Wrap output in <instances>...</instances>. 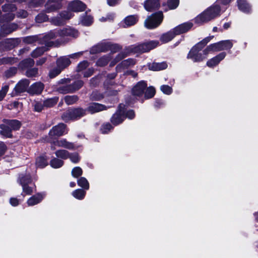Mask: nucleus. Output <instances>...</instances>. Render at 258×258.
I'll return each instance as SVG.
<instances>
[{
  "label": "nucleus",
  "instance_id": "nucleus-1",
  "mask_svg": "<svg viewBox=\"0 0 258 258\" xmlns=\"http://www.w3.org/2000/svg\"><path fill=\"white\" fill-rule=\"evenodd\" d=\"M158 45L159 42L158 41L153 40L131 45L126 48L124 52L119 53L114 60L111 62L110 65L114 66L117 62L126 56L130 53H142L147 52L155 48Z\"/></svg>",
  "mask_w": 258,
  "mask_h": 258
},
{
  "label": "nucleus",
  "instance_id": "nucleus-2",
  "mask_svg": "<svg viewBox=\"0 0 258 258\" xmlns=\"http://www.w3.org/2000/svg\"><path fill=\"white\" fill-rule=\"evenodd\" d=\"M231 0H218L217 3H221L223 5L229 4ZM221 9L217 4H214L207 9L203 13L197 16L195 19L196 23L202 25L214 19L220 15Z\"/></svg>",
  "mask_w": 258,
  "mask_h": 258
},
{
  "label": "nucleus",
  "instance_id": "nucleus-3",
  "mask_svg": "<svg viewBox=\"0 0 258 258\" xmlns=\"http://www.w3.org/2000/svg\"><path fill=\"white\" fill-rule=\"evenodd\" d=\"M212 37H206L194 46L189 52L187 58L191 59L194 62L201 61L206 58L210 52L205 53V49L202 52H201V51Z\"/></svg>",
  "mask_w": 258,
  "mask_h": 258
},
{
  "label": "nucleus",
  "instance_id": "nucleus-4",
  "mask_svg": "<svg viewBox=\"0 0 258 258\" xmlns=\"http://www.w3.org/2000/svg\"><path fill=\"white\" fill-rule=\"evenodd\" d=\"M71 79L64 78L58 82L59 86L57 88V91L61 94H67L75 92L80 89L84 83L81 80H78L73 84H70Z\"/></svg>",
  "mask_w": 258,
  "mask_h": 258
},
{
  "label": "nucleus",
  "instance_id": "nucleus-5",
  "mask_svg": "<svg viewBox=\"0 0 258 258\" xmlns=\"http://www.w3.org/2000/svg\"><path fill=\"white\" fill-rule=\"evenodd\" d=\"M78 36V32L77 30L71 27L65 28L62 29L51 31L44 36L45 41H49L57 38L58 37H64L70 36L76 37Z\"/></svg>",
  "mask_w": 258,
  "mask_h": 258
},
{
  "label": "nucleus",
  "instance_id": "nucleus-6",
  "mask_svg": "<svg viewBox=\"0 0 258 258\" xmlns=\"http://www.w3.org/2000/svg\"><path fill=\"white\" fill-rule=\"evenodd\" d=\"M120 49V47L116 44H112L111 42H102L98 44L93 47L91 49V53H95L100 52H106L110 50L114 53Z\"/></svg>",
  "mask_w": 258,
  "mask_h": 258
},
{
  "label": "nucleus",
  "instance_id": "nucleus-7",
  "mask_svg": "<svg viewBox=\"0 0 258 258\" xmlns=\"http://www.w3.org/2000/svg\"><path fill=\"white\" fill-rule=\"evenodd\" d=\"M233 46L232 40H226L219 41L217 43L211 44L205 48V53L211 51H220L224 50H228Z\"/></svg>",
  "mask_w": 258,
  "mask_h": 258
},
{
  "label": "nucleus",
  "instance_id": "nucleus-8",
  "mask_svg": "<svg viewBox=\"0 0 258 258\" xmlns=\"http://www.w3.org/2000/svg\"><path fill=\"white\" fill-rule=\"evenodd\" d=\"M163 15L162 12L152 14L145 21V26L149 29L157 27L162 22Z\"/></svg>",
  "mask_w": 258,
  "mask_h": 258
},
{
  "label": "nucleus",
  "instance_id": "nucleus-9",
  "mask_svg": "<svg viewBox=\"0 0 258 258\" xmlns=\"http://www.w3.org/2000/svg\"><path fill=\"white\" fill-rule=\"evenodd\" d=\"M124 104H119L117 111L111 117L110 121L114 125H118L124 120L125 118V116L124 115L125 111L124 110Z\"/></svg>",
  "mask_w": 258,
  "mask_h": 258
},
{
  "label": "nucleus",
  "instance_id": "nucleus-10",
  "mask_svg": "<svg viewBox=\"0 0 258 258\" xmlns=\"http://www.w3.org/2000/svg\"><path fill=\"white\" fill-rule=\"evenodd\" d=\"M73 12L71 11H64L61 12L59 16L52 18L50 22L55 25H60L63 24V21L70 19L74 16Z\"/></svg>",
  "mask_w": 258,
  "mask_h": 258
},
{
  "label": "nucleus",
  "instance_id": "nucleus-11",
  "mask_svg": "<svg viewBox=\"0 0 258 258\" xmlns=\"http://www.w3.org/2000/svg\"><path fill=\"white\" fill-rule=\"evenodd\" d=\"M68 133L66 126L63 123H59L53 127L49 132V136L51 138L59 137Z\"/></svg>",
  "mask_w": 258,
  "mask_h": 258
},
{
  "label": "nucleus",
  "instance_id": "nucleus-12",
  "mask_svg": "<svg viewBox=\"0 0 258 258\" xmlns=\"http://www.w3.org/2000/svg\"><path fill=\"white\" fill-rule=\"evenodd\" d=\"M86 5L80 0H74L68 4V9L73 12H83L86 10Z\"/></svg>",
  "mask_w": 258,
  "mask_h": 258
},
{
  "label": "nucleus",
  "instance_id": "nucleus-13",
  "mask_svg": "<svg viewBox=\"0 0 258 258\" xmlns=\"http://www.w3.org/2000/svg\"><path fill=\"white\" fill-rule=\"evenodd\" d=\"M62 0H48L45 5V12L49 13L59 10L62 7Z\"/></svg>",
  "mask_w": 258,
  "mask_h": 258
},
{
  "label": "nucleus",
  "instance_id": "nucleus-14",
  "mask_svg": "<svg viewBox=\"0 0 258 258\" xmlns=\"http://www.w3.org/2000/svg\"><path fill=\"white\" fill-rule=\"evenodd\" d=\"M192 23L188 22L179 25L178 26H176L173 29L175 34L177 35L187 32L192 28Z\"/></svg>",
  "mask_w": 258,
  "mask_h": 258
},
{
  "label": "nucleus",
  "instance_id": "nucleus-15",
  "mask_svg": "<svg viewBox=\"0 0 258 258\" xmlns=\"http://www.w3.org/2000/svg\"><path fill=\"white\" fill-rule=\"evenodd\" d=\"M147 84L146 82L142 81L139 82L133 89V94L135 96H140L143 95Z\"/></svg>",
  "mask_w": 258,
  "mask_h": 258
},
{
  "label": "nucleus",
  "instance_id": "nucleus-16",
  "mask_svg": "<svg viewBox=\"0 0 258 258\" xmlns=\"http://www.w3.org/2000/svg\"><path fill=\"white\" fill-rule=\"evenodd\" d=\"M53 144L54 146H57L58 147L67 148L69 150H74L76 149L74 143L68 142L65 139H61L60 140L54 141Z\"/></svg>",
  "mask_w": 258,
  "mask_h": 258
},
{
  "label": "nucleus",
  "instance_id": "nucleus-17",
  "mask_svg": "<svg viewBox=\"0 0 258 258\" xmlns=\"http://www.w3.org/2000/svg\"><path fill=\"white\" fill-rule=\"evenodd\" d=\"M44 85L40 82L33 84L28 89V92L32 95L40 94L44 89Z\"/></svg>",
  "mask_w": 258,
  "mask_h": 258
},
{
  "label": "nucleus",
  "instance_id": "nucleus-18",
  "mask_svg": "<svg viewBox=\"0 0 258 258\" xmlns=\"http://www.w3.org/2000/svg\"><path fill=\"white\" fill-rule=\"evenodd\" d=\"M226 53L225 52H222L213 58L210 59L207 62V65L209 67H214L217 65L222 60H223L226 56Z\"/></svg>",
  "mask_w": 258,
  "mask_h": 258
},
{
  "label": "nucleus",
  "instance_id": "nucleus-19",
  "mask_svg": "<svg viewBox=\"0 0 258 258\" xmlns=\"http://www.w3.org/2000/svg\"><path fill=\"white\" fill-rule=\"evenodd\" d=\"M18 28V25L15 23H6L1 27V32L4 35L9 34L15 31Z\"/></svg>",
  "mask_w": 258,
  "mask_h": 258
},
{
  "label": "nucleus",
  "instance_id": "nucleus-20",
  "mask_svg": "<svg viewBox=\"0 0 258 258\" xmlns=\"http://www.w3.org/2000/svg\"><path fill=\"white\" fill-rule=\"evenodd\" d=\"M109 107H106L105 105L97 103H91L87 108V110L91 113H94L99 111H101L107 109Z\"/></svg>",
  "mask_w": 258,
  "mask_h": 258
},
{
  "label": "nucleus",
  "instance_id": "nucleus-21",
  "mask_svg": "<svg viewBox=\"0 0 258 258\" xmlns=\"http://www.w3.org/2000/svg\"><path fill=\"white\" fill-rule=\"evenodd\" d=\"M158 0H147L144 3V8L148 11H153L159 7Z\"/></svg>",
  "mask_w": 258,
  "mask_h": 258
},
{
  "label": "nucleus",
  "instance_id": "nucleus-22",
  "mask_svg": "<svg viewBox=\"0 0 258 258\" xmlns=\"http://www.w3.org/2000/svg\"><path fill=\"white\" fill-rule=\"evenodd\" d=\"M20 40L18 38L7 39L0 43V46L4 45L6 49H11L18 45Z\"/></svg>",
  "mask_w": 258,
  "mask_h": 258
},
{
  "label": "nucleus",
  "instance_id": "nucleus-23",
  "mask_svg": "<svg viewBox=\"0 0 258 258\" xmlns=\"http://www.w3.org/2000/svg\"><path fill=\"white\" fill-rule=\"evenodd\" d=\"M138 21V17L137 16H128L124 19L122 25L123 27H130L136 24Z\"/></svg>",
  "mask_w": 258,
  "mask_h": 258
},
{
  "label": "nucleus",
  "instance_id": "nucleus-24",
  "mask_svg": "<svg viewBox=\"0 0 258 258\" xmlns=\"http://www.w3.org/2000/svg\"><path fill=\"white\" fill-rule=\"evenodd\" d=\"M237 5L238 9L243 13H249L251 11V6L246 0H238Z\"/></svg>",
  "mask_w": 258,
  "mask_h": 258
},
{
  "label": "nucleus",
  "instance_id": "nucleus-25",
  "mask_svg": "<svg viewBox=\"0 0 258 258\" xmlns=\"http://www.w3.org/2000/svg\"><path fill=\"white\" fill-rule=\"evenodd\" d=\"M29 85V81L24 79L20 81L16 86L15 90L17 93H21L25 91Z\"/></svg>",
  "mask_w": 258,
  "mask_h": 258
},
{
  "label": "nucleus",
  "instance_id": "nucleus-26",
  "mask_svg": "<svg viewBox=\"0 0 258 258\" xmlns=\"http://www.w3.org/2000/svg\"><path fill=\"white\" fill-rule=\"evenodd\" d=\"M71 63L70 58L67 56H62L57 59L56 65L62 71Z\"/></svg>",
  "mask_w": 258,
  "mask_h": 258
},
{
  "label": "nucleus",
  "instance_id": "nucleus-27",
  "mask_svg": "<svg viewBox=\"0 0 258 258\" xmlns=\"http://www.w3.org/2000/svg\"><path fill=\"white\" fill-rule=\"evenodd\" d=\"M176 35L172 29L167 33L163 34L161 36L160 40L162 43H165L173 39Z\"/></svg>",
  "mask_w": 258,
  "mask_h": 258
},
{
  "label": "nucleus",
  "instance_id": "nucleus-28",
  "mask_svg": "<svg viewBox=\"0 0 258 258\" xmlns=\"http://www.w3.org/2000/svg\"><path fill=\"white\" fill-rule=\"evenodd\" d=\"M43 196L41 194H38L30 197L27 201V204L29 206H32L39 203L43 199Z\"/></svg>",
  "mask_w": 258,
  "mask_h": 258
},
{
  "label": "nucleus",
  "instance_id": "nucleus-29",
  "mask_svg": "<svg viewBox=\"0 0 258 258\" xmlns=\"http://www.w3.org/2000/svg\"><path fill=\"white\" fill-rule=\"evenodd\" d=\"M0 134L7 138H11L12 134L11 133L12 129L8 124L4 122L3 124H0Z\"/></svg>",
  "mask_w": 258,
  "mask_h": 258
},
{
  "label": "nucleus",
  "instance_id": "nucleus-30",
  "mask_svg": "<svg viewBox=\"0 0 258 258\" xmlns=\"http://www.w3.org/2000/svg\"><path fill=\"white\" fill-rule=\"evenodd\" d=\"M4 122L8 124L12 130H18L21 125V122L18 120H4Z\"/></svg>",
  "mask_w": 258,
  "mask_h": 258
},
{
  "label": "nucleus",
  "instance_id": "nucleus-31",
  "mask_svg": "<svg viewBox=\"0 0 258 258\" xmlns=\"http://www.w3.org/2000/svg\"><path fill=\"white\" fill-rule=\"evenodd\" d=\"M167 64L165 62L153 63L149 65V69L150 70L158 71L166 69Z\"/></svg>",
  "mask_w": 258,
  "mask_h": 258
},
{
  "label": "nucleus",
  "instance_id": "nucleus-32",
  "mask_svg": "<svg viewBox=\"0 0 258 258\" xmlns=\"http://www.w3.org/2000/svg\"><path fill=\"white\" fill-rule=\"evenodd\" d=\"M74 120L77 119L85 115L86 111L82 108L71 109Z\"/></svg>",
  "mask_w": 258,
  "mask_h": 258
},
{
  "label": "nucleus",
  "instance_id": "nucleus-33",
  "mask_svg": "<svg viewBox=\"0 0 258 258\" xmlns=\"http://www.w3.org/2000/svg\"><path fill=\"white\" fill-rule=\"evenodd\" d=\"M93 19L91 16L85 14L80 18V23L84 26H88L93 23Z\"/></svg>",
  "mask_w": 258,
  "mask_h": 258
},
{
  "label": "nucleus",
  "instance_id": "nucleus-34",
  "mask_svg": "<svg viewBox=\"0 0 258 258\" xmlns=\"http://www.w3.org/2000/svg\"><path fill=\"white\" fill-rule=\"evenodd\" d=\"M58 101V97H54L48 98L43 101V105L45 107H51L56 104Z\"/></svg>",
  "mask_w": 258,
  "mask_h": 258
},
{
  "label": "nucleus",
  "instance_id": "nucleus-35",
  "mask_svg": "<svg viewBox=\"0 0 258 258\" xmlns=\"http://www.w3.org/2000/svg\"><path fill=\"white\" fill-rule=\"evenodd\" d=\"M78 99L77 95H67L63 99L67 105H72L77 102Z\"/></svg>",
  "mask_w": 258,
  "mask_h": 258
},
{
  "label": "nucleus",
  "instance_id": "nucleus-36",
  "mask_svg": "<svg viewBox=\"0 0 258 258\" xmlns=\"http://www.w3.org/2000/svg\"><path fill=\"white\" fill-rule=\"evenodd\" d=\"M110 59V55H104L97 60L96 65L99 67H103L107 64Z\"/></svg>",
  "mask_w": 258,
  "mask_h": 258
},
{
  "label": "nucleus",
  "instance_id": "nucleus-37",
  "mask_svg": "<svg viewBox=\"0 0 258 258\" xmlns=\"http://www.w3.org/2000/svg\"><path fill=\"white\" fill-rule=\"evenodd\" d=\"M86 192L83 189H77L72 192L73 196L77 199L82 200L84 198Z\"/></svg>",
  "mask_w": 258,
  "mask_h": 258
},
{
  "label": "nucleus",
  "instance_id": "nucleus-38",
  "mask_svg": "<svg viewBox=\"0 0 258 258\" xmlns=\"http://www.w3.org/2000/svg\"><path fill=\"white\" fill-rule=\"evenodd\" d=\"M56 156L62 159H67L69 158L70 153L65 150H58L55 153Z\"/></svg>",
  "mask_w": 258,
  "mask_h": 258
},
{
  "label": "nucleus",
  "instance_id": "nucleus-39",
  "mask_svg": "<svg viewBox=\"0 0 258 258\" xmlns=\"http://www.w3.org/2000/svg\"><path fill=\"white\" fill-rule=\"evenodd\" d=\"M36 165L37 167L44 168L47 165V161L44 157L40 156L36 159Z\"/></svg>",
  "mask_w": 258,
  "mask_h": 258
},
{
  "label": "nucleus",
  "instance_id": "nucleus-40",
  "mask_svg": "<svg viewBox=\"0 0 258 258\" xmlns=\"http://www.w3.org/2000/svg\"><path fill=\"white\" fill-rule=\"evenodd\" d=\"M63 164V161L56 158H53L50 162V166L54 168H60Z\"/></svg>",
  "mask_w": 258,
  "mask_h": 258
},
{
  "label": "nucleus",
  "instance_id": "nucleus-41",
  "mask_svg": "<svg viewBox=\"0 0 258 258\" xmlns=\"http://www.w3.org/2000/svg\"><path fill=\"white\" fill-rule=\"evenodd\" d=\"M78 184L84 189L88 190L89 188V183L87 179L84 177H82L78 179Z\"/></svg>",
  "mask_w": 258,
  "mask_h": 258
},
{
  "label": "nucleus",
  "instance_id": "nucleus-42",
  "mask_svg": "<svg viewBox=\"0 0 258 258\" xmlns=\"http://www.w3.org/2000/svg\"><path fill=\"white\" fill-rule=\"evenodd\" d=\"M90 98L92 100L99 101L104 98V95L98 91H94L90 95Z\"/></svg>",
  "mask_w": 258,
  "mask_h": 258
},
{
  "label": "nucleus",
  "instance_id": "nucleus-43",
  "mask_svg": "<svg viewBox=\"0 0 258 258\" xmlns=\"http://www.w3.org/2000/svg\"><path fill=\"white\" fill-rule=\"evenodd\" d=\"M47 49L45 47H38L35 49L31 53V56L33 57H37L42 55Z\"/></svg>",
  "mask_w": 258,
  "mask_h": 258
},
{
  "label": "nucleus",
  "instance_id": "nucleus-44",
  "mask_svg": "<svg viewBox=\"0 0 258 258\" xmlns=\"http://www.w3.org/2000/svg\"><path fill=\"white\" fill-rule=\"evenodd\" d=\"M34 61L31 58H27L23 60L20 63V67L22 69H25L33 66Z\"/></svg>",
  "mask_w": 258,
  "mask_h": 258
},
{
  "label": "nucleus",
  "instance_id": "nucleus-45",
  "mask_svg": "<svg viewBox=\"0 0 258 258\" xmlns=\"http://www.w3.org/2000/svg\"><path fill=\"white\" fill-rule=\"evenodd\" d=\"M24 178V177L23 176L21 178L20 184L23 187V191L27 195H30L32 192V188L29 186L28 185H26L25 182L23 179Z\"/></svg>",
  "mask_w": 258,
  "mask_h": 258
},
{
  "label": "nucleus",
  "instance_id": "nucleus-46",
  "mask_svg": "<svg viewBox=\"0 0 258 258\" xmlns=\"http://www.w3.org/2000/svg\"><path fill=\"white\" fill-rule=\"evenodd\" d=\"M73 117V116L71 109H69L64 112L61 116L62 119L65 121L74 120V118Z\"/></svg>",
  "mask_w": 258,
  "mask_h": 258
},
{
  "label": "nucleus",
  "instance_id": "nucleus-47",
  "mask_svg": "<svg viewBox=\"0 0 258 258\" xmlns=\"http://www.w3.org/2000/svg\"><path fill=\"white\" fill-rule=\"evenodd\" d=\"M155 94V89L152 87L150 86L147 88L145 93V97L146 99H150L152 98Z\"/></svg>",
  "mask_w": 258,
  "mask_h": 258
},
{
  "label": "nucleus",
  "instance_id": "nucleus-48",
  "mask_svg": "<svg viewBox=\"0 0 258 258\" xmlns=\"http://www.w3.org/2000/svg\"><path fill=\"white\" fill-rule=\"evenodd\" d=\"M2 9L5 12H13L16 10V7L14 4H7L2 7Z\"/></svg>",
  "mask_w": 258,
  "mask_h": 258
},
{
  "label": "nucleus",
  "instance_id": "nucleus-49",
  "mask_svg": "<svg viewBox=\"0 0 258 258\" xmlns=\"http://www.w3.org/2000/svg\"><path fill=\"white\" fill-rule=\"evenodd\" d=\"M48 16L44 14L40 13L35 17V21L37 23H41L48 21Z\"/></svg>",
  "mask_w": 258,
  "mask_h": 258
},
{
  "label": "nucleus",
  "instance_id": "nucleus-50",
  "mask_svg": "<svg viewBox=\"0 0 258 258\" xmlns=\"http://www.w3.org/2000/svg\"><path fill=\"white\" fill-rule=\"evenodd\" d=\"M17 71V69L15 67H11L5 72V76L7 78H9L14 76Z\"/></svg>",
  "mask_w": 258,
  "mask_h": 258
},
{
  "label": "nucleus",
  "instance_id": "nucleus-51",
  "mask_svg": "<svg viewBox=\"0 0 258 258\" xmlns=\"http://www.w3.org/2000/svg\"><path fill=\"white\" fill-rule=\"evenodd\" d=\"M113 129V126L108 122L102 124L101 132L102 134H107Z\"/></svg>",
  "mask_w": 258,
  "mask_h": 258
},
{
  "label": "nucleus",
  "instance_id": "nucleus-52",
  "mask_svg": "<svg viewBox=\"0 0 258 258\" xmlns=\"http://www.w3.org/2000/svg\"><path fill=\"white\" fill-rule=\"evenodd\" d=\"M69 158L74 163H77L80 160V157L77 153H70Z\"/></svg>",
  "mask_w": 258,
  "mask_h": 258
},
{
  "label": "nucleus",
  "instance_id": "nucleus-53",
  "mask_svg": "<svg viewBox=\"0 0 258 258\" xmlns=\"http://www.w3.org/2000/svg\"><path fill=\"white\" fill-rule=\"evenodd\" d=\"M44 0H31L29 4L31 8L38 7L44 3Z\"/></svg>",
  "mask_w": 258,
  "mask_h": 258
},
{
  "label": "nucleus",
  "instance_id": "nucleus-54",
  "mask_svg": "<svg viewBox=\"0 0 258 258\" xmlns=\"http://www.w3.org/2000/svg\"><path fill=\"white\" fill-rule=\"evenodd\" d=\"M62 70L59 67H56L53 69L51 70L49 73L50 78H53L59 75Z\"/></svg>",
  "mask_w": 258,
  "mask_h": 258
},
{
  "label": "nucleus",
  "instance_id": "nucleus-55",
  "mask_svg": "<svg viewBox=\"0 0 258 258\" xmlns=\"http://www.w3.org/2000/svg\"><path fill=\"white\" fill-rule=\"evenodd\" d=\"M82 169L80 167H76L74 168L72 171L73 176L76 178L82 175Z\"/></svg>",
  "mask_w": 258,
  "mask_h": 258
},
{
  "label": "nucleus",
  "instance_id": "nucleus-56",
  "mask_svg": "<svg viewBox=\"0 0 258 258\" xmlns=\"http://www.w3.org/2000/svg\"><path fill=\"white\" fill-rule=\"evenodd\" d=\"M135 63L136 61L133 58H128L121 62V65L124 67H131L134 66Z\"/></svg>",
  "mask_w": 258,
  "mask_h": 258
},
{
  "label": "nucleus",
  "instance_id": "nucleus-57",
  "mask_svg": "<svg viewBox=\"0 0 258 258\" xmlns=\"http://www.w3.org/2000/svg\"><path fill=\"white\" fill-rule=\"evenodd\" d=\"M34 109L35 111L40 112L45 107L43 105V101H37L33 104Z\"/></svg>",
  "mask_w": 258,
  "mask_h": 258
},
{
  "label": "nucleus",
  "instance_id": "nucleus-58",
  "mask_svg": "<svg viewBox=\"0 0 258 258\" xmlns=\"http://www.w3.org/2000/svg\"><path fill=\"white\" fill-rule=\"evenodd\" d=\"M161 91L166 95H170L172 92V89L168 85H163L160 87Z\"/></svg>",
  "mask_w": 258,
  "mask_h": 258
},
{
  "label": "nucleus",
  "instance_id": "nucleus-59",
  "mask_svg": "<svg viewBox=\"0 0 258 258\" xmlns=\"http://www.w3.org/2000/svg\"><path fill=\"white\" fill-rule=\"evenodd\" d=\"M26 75L28 77H36L38 75V69L37 68L29 69L26 71Z\"/></svg>",
  "mask_w": 258,
  "mask_h": 258
},
{
  "label": "nucleus",
  "instance_id": "nucleus-60",
  "mask_svg": "<svg viewBox=\"0 0 258 258\" xmlns=\"http://www.w3.org/2000/svg\"><path fill=\"white\" fill-rule=\"evenodd\" d=\"M124 110L125 111L124 114L125 118L126 117L130 119H132L135 117V113L133 110L130 109L127 111L125 108V106L124 105Z\"/></svg>",
  "mask_w": 258,
  "mask_h": 258
},
{
  "label": "nucleus",
  "instance_id": "nucleus-61",
  "mask_svg": "<svg viewBox=\"0 0 258 258\" xmlns=\"http://www.w3.org/2000/svg\"><path fill=\"white\" fill-rule=\"evenodd\" d=\"M88 67H89L88 62L85 60L83 61L78 64L77 67V71L81 72L86 69Z\"/></svg>",
  "mask_w": 258,
  "mask_h": 258
},
{
  "label": "nucleus",
  "instance_id": "nucleus-62",
  "mask_svg": "<svg viewBox=\"0 0 258 258\" xmlns=\"http://www.w3.org/2000/svg\"><path fill=\"white\" fill-rule=\"evenodd\" d=\"M179 4V0H168V6L170 9H176Z\"/></svg>",
  "mask_w": 258,
  "mask_h": 258
},
{
  "label": "nucleus",
  "instance_id": "nucleus-63",
  "mask_svg": "<svg viewBox=\"0 0 258 258\" xmlns=\"http://www.w3.org/2000/svg\"><path fill=\"white\" fill-rule=\"evenodd\" d=\"M9 89V86L6 85L2 87L0 91V101H2L6 96Z\"/></svg>",
  "mask_w": 258,
  "mask_h": 258
},
{
  "label": "nucleus",
  "instance_id": "nucleus-64",
  "mask_svg": "<svg viewBox=\"0 0 258 258\" xmlns=\"http://www.w3.org/2000/svg\"><path fill=\"white\" fill-rule=\"evenodd\" d=\"M23 176L24 177L23 179H24V180L25 182L26 185H28L29 183H31V177H30V174H26V175L21 174V175H20V177H19V181L20 183L21 178L22 177H23Z\"/></svg>",
  "mask_w": 258,
  "mask_h": 258
}]
</instances>
